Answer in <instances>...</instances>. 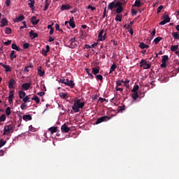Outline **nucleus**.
Here are the masks:
<instances>
[{
    "label": "nucleus",
    "instance_id": "56",
    "mask_svg": "<svg viewBox=\"0 0 179 179\" xmlns=\"http://www.w3.org/2000/svg\"><path fill=\"white\" fill-rule=\"evenodd\" d=\"M11 43H12V41L8 40L4 43V45H10Z\"/></svg>",
    "mask_w": 179,
    "mask_h": 179
},
{
    "label": "nucleus",
    "instance_id": "42",
    "mask_svg": "<svg viewBox=\"0 0 179 179\" xmlns=\"http://www.w3.org/2000/svg\"><path fill=\"white\" fill-rule=\"evenodd\" d=\"M95 78L97 80H100L101 82H103V76H101V74L95 76Z\"/></svg>",
    "mask_w": 179,
    "mask_h": 179
},
{
    "label": "nucleus",
    "instance_id": "57",
    "mask_svg": "<svg viewBox=\"0 0 179 179\" xmlns=\"http://www.w3.org/2000/svg\"><path fill=\"white\" fill-rule=\"evenodd\" d=\"M29 43H25L23 44V48H24V50H27V48H29Z\"/></svg>",
    "mask_w": 179,
    "mask_h": 179
},
{
    "label": "nucleus",
    "instance_id": "30",
    "mask_svg": "<svg viewBox=\"0 0 179 179\" xmlns=\"http://www.w3.org/2000/svg\"><path fill=\"white\" fill-rule=\"evenodd\" d=\"M115 69H117V64H113L111 66H110V70L109 73H113V72H114V71H115Z\"/></svg>",
    "mask_w": 179,
    "mask_h": 179
},
{
    "label": "nucleus",
    "instance_id": "16",
    "mask_svg": "<svg viewBox=\"0 0 179 179\" xmlns=\"http://www.w3.org/2000/svg\"><path fill=\"white\" fill-rule=\"evenodd\" d=\"M0 65L4 68L6 72H11L12 68H10V66L5 65L3 63H0Z\"/></svg>",
    "mask_w": 179,
    "mask_h": 179
},
{
    "label": "nucleus",
    "instance_id": "25",
    "mask_svg": "<svg viewBox=\"0 0 179 179\" xmlns=\"http://www.w3.org/2000/svg\"><path fill=\"white\" fill-rule=\"evenodd\" d=\"M131 97L133 100L135 101H136V99L139 98V94H138V92H134L131 95Z\"/></svg>",
    "mask_w": 179,
    "mask_h": 179
},
{
    "label": "nucleus",
    "instance_id": "27",
    "mask_svg": "<svg viewBox=\"0 0 179 179\" xmlns=\"http://www.w3.org/2000/svg\"><path fill=\"white\" fill-rule=\"evenodd\" d=\"M11 48H13V50H15L16 51H22V49H20V48H19L15 43L12 44Z\"/></svg>",
    "mask_w": 179,
    "mask_h": 179
},
{
    "label": "nucleus",
    "instance_id": "40",
    "mask_svg": "<svg viewBox=\"0 0 179 179\" xmlns=\"http://www.w3.org/2000/svg\"><path fill=\"white\" fill-rule=\"evenodd\" d=\"M5 33L6 34H12V29L6 27Z\"/></svg>",
    "mask_w": 179,
    "mask_h": 179
},
{
    "label": "nucleus",
    "instance_id": "36",
    "mask_svg": "<svg viewBox=\"0 0 179 179\" xmlns=\"http://www.w3.org/2000/svg\"><path fill=\"white\" fill-rule=\"evenodd\" d=\"M162 17H163V19H164V20H166V22H170L171 18H170V17H169V15L164 14V15L162 16Z\"/></svg>",
    "mask_w": 179,
    "mask_h": 179
},
{
    "label": "nucleus",
    "instance_id": "54",
    "mask_svg": "<svg viewBox=\"0 0 179 179\" xmlns=\"http://www.w3.org/2000/svg\"><path fill=\"white\" fill-rule=\"evenodd\" d=\"M55 29H56V30H58V31H62V33L63 31L62 29H59V24H55Z\"/></svg>",
    "mask_w": 179,
    "mask_h": 179
},
{
    "label": "nucleus",
    "instance_id": "38",
    "mask_svg": "<svg viewBox=\"0 0 179 179\" xmlns=\"http://www.w3.org/2000/svg\"><path fill=\"white\" fill-rule=\"evenodd\" d=\"M177 50H178V45L171 46V51L174 52L177 51Z\"/></svg>",
    "mask_w": 179,
    "mask_h": 179
},
{
    "label": "nucleus",
    "instance_id": "60",
    "mask_svg": "<svg viewBox=\"0 0 179 179\" xmlns=\"http://www.w3.org/2000/svg\"><path fill=\"white\" fill-rule=\"evenodd\" d=\"M87 9H91V10H96V7H93L92 5H89L87 6Z\"/></svg>",
    "mask_w": 179,
    "mask_h": 179
},
{
    "label": "nucleus",
    "instance_id": "13",
    "mask_svg": "<svg viewBox=\"0 0 179 179\" xmlns=\"http://www.w3.org/2000/svg\"><path fill=\"white\" fill-rule=\"evenodd\" d=\"M50 52V45H46V50L45 49H43L41 50V54L42 55H43V57H47V53Z\"/></svg>",
    "mask_w": 179,
    "mask_h": 179
},
{
    "label": "nucleus",
    "instance_id": "31",
    "mask_svg": "<svg viewBox=\"0 0 179 179\" xmlns=\"http://www.w3.org/2000/svg\"><path fill=\"white\" fill-rule=\"evenodd\" d=\"M15 50H12L10 55V58L11 59V61H13V58H16V57H17L16 55H15Z\"/></svg>",
    "mask_w": 179,
    "mask_h": 179
},
{
    "label": "nucleus",
    "instance_id": "4",
    "mask_svg": "<svg viewBox=\"0 0 179 179\" xmlns=\"http://www.w3.org/2000/svg\"><path fill=\"white\" fill-rule=\"evenodd\" d=\"M140 66L141 68H143V69H150L152 64L148 63L145 59H141Z\"/></svg>",
    "mask_w": 179,
    "mask_h": 179
},
{
    "label": "nucleus",
    "instance_id": "21",
    "mask_svg": "<svg viewBox=\"0 0 179 179\" xmlns=\"http://www.w3.org/2000/svg\"><path fill=\"white\" fill-rule=\"evenodd\" d=\"M22 120H24V121H31L32 117L30 115H24L22 116Z\"/></svg>",
    "mask_w": 179,
    "mask_h": 179
},
{
    "label": "nucleus",
    "instance_id": "32",
    "mask_svg": "<svg viewBox=\"0 0 179 179\" xmlns=\"http://www.w3.org/2000/svg\"><path fill=\"white\" fill-rule=\"evenodd\" d=\"M57 129H58V127H52L49 129V131H50L51 134H55V132H57Z\"/></svg>",
    "mask_w": 179,
    "mask_h": 179
},
{
    "label": "nucleus",
    "instance_id": "6",
    "mask_svg": "<svg viewBox=\"0 0 179 179\" xmlns=\"http://www.w3.org/2000/svg\"><path fill=\"white\" fill-rule=\"evenodd\" d=\"M103 34H104V35L103 36ZM98 38H99V41H104V40H106L107 38V33L104 34V29H102L99 32V34L98 35Z\"/></svg>",
    "mask_w": 179,
    "mask_h": 179
},
{
    "label": "nucleus",
    "instance_id": "17",
    "mask_svg": "<svg viewBox=\"0 0 179 179\" xmlns=\"http://www.w3.org/2000/svg\"><path fill=\"white\" fill-rule=\"evenodd\" d=\"M29 36L31 38V40L36 38V37H38V34L35 33L34 31L31 30L29 32Z\"/></svg>",
    "mask_w": 179,
    "mask_h": 179
},
{
    "label": "nucleus",
    "instance_id": "23",
    "mask_svg": "<svg viewBox=\"0 0 179 179\" xmlns=\"http://www.w3.org/2000/svg\"><path fill=\"white\" fill-rule=\"evenodd\" d=\"M92 73H93V75L96 76L97 73H100V69L99 68H96V67L93 68Z\"/></svg>",
    "mask_w": 179,
    "mask_h": 179
},
{
    "label": "nucleus",
    "instance_id": "29",
    "mask_svg": "<svg viewBox=\"0 0 179 179\" xmlns=\"http://www.w3.org/2000/svg\"><path fill=\"white\" fill-rule=\"evenodd\" d=\"M138 90H139V85H134L133 89L131 90L132 93H138Z\"/></svg>",
    "mask_w": 179,
    "mask_h": 179
},
{
    "label": "nucleus",
    "instance_id": "8",
    "mask_svg": "<svg viewBox=\"0 0 179 179\" xmlns=\"http://www.w3.org/2000/svg\"><path fill=\"white\" fill-rule=\"evenodd\" d=\"M61 131L63 132V134H66L71 131V129L70 127H68L66 124L64 123L61 127Z\"/></svg>",
    "mask_w": 179,
    "mask_h": 179
},
{
    "label": "nucleus",
    "instance_id": "50",
    "mask_svg": "<svg viewBox=\"0 0 179 179\" xmlns=\"http://www.w3.org/2000/svg\"><path fill=\"white\" fill-rule=\"evenodd\" d=\"M20 108H22V110H26V108H27V105L25 103H24L21 104Z\"/></svg>",
    "mask_w": 179,
    "mask_h": 179
},
{
    "label": "nucleus",
    "instance_id": "47",
    "mask_svg": "<svg viewBox=\"0 0 179 179\" xmlns=\"http://www.w3.org/2000/svg\"><path fill=\"white\" fill-rule=\"evenodd\" d=\"M59 96H60L61 99H66L67 95L64 92H60Z\"/></svg>",
    "mask_w": 179,
    "mask_h": 179
},
{
    "label": "nucleus",
    "instance_id": "28",
    "mask_svg": "<svg viewBox=\"0 0 179 179\" xmlns=\"http://www.w3.org/2000/svg\"><path fill=\"white\" fill-rule=\"evenodd\" d=\"M139 47L141 48V50H145V48H149V45L145 44L144 43H140Z\"/></svg>",
    "mask_w": 179,
    "mask_h": 179
},
{
    "label": "nucleus",
    "instance_id": "33",
    "mask_svg": "<svg viewBox=\"0 0 179 179\" xmlns=\"http://www.w3.org/2000/svg\"><path fill=\"white\" fill-rule=\"evenodd\" d=\"M172 36L175 40H179V34L178 32H173Z\"/></svg>",
    "mask_w": 179,
    "mask_h": 179
},
{
    "label": "nucleus",
    "instance_id": "49",
    "mask_svg": "<svg viewBox=\"0 0 179 179\" xmlns=\"http://www.w3.org/2000/svg\"><path fill=\"white\" fill-rule=\"evenodd\" d=\"M10 107H8L6 109V115H10Z\"/></svg>",
    "mask_w": 179,
    "mask_h": 179
},
{
    "label": "nucleus",
    "instance_id": "34",
    "mask_svg": "<svg viewBox=\"0 0 179 179\" xmlns=\"http://www.w3.org/2000/svg\"><path fill=\"white\" fill-rule=\"evenodd\" d=\"M160 41H162V37H160V36H158L154 39L155 44H159V43H160Z\"/></svg>",
    "mask_w": 179,
    "mask_h": 179
},
{
    "label": "nucleus",
    "instance_id": "24",
    "mask_svg": "<svg viewBox=\"0 0 179 179\" xmlns=\"http://www.w3.org/2000/svg\"><path fill=\"white\" fill-rule=\"evenodd\" d=\"M18 95H19L20 99H23L26 96V92H24L23 91H20L18 92Z\"/></svg>",
    "mask_w": 179,
    "mask_h": 179
},
{
    "label": "nucleus",
    "instance_id": "15",
    "mask_svg": "<svg viewBox=\"0 0 179 179\" xmlns=\"http://www.w3.org/2000/svg\"><path fill=\"white\" fill-rule=\"evenodd\" d=\"M73 17H71L69 21V26L72 28V29H75L76 27V25L75 24V21Z\"/></svg>",
    "mask_w": 179,
    "mask_h": 179
},
{
    "label": "nucleus",
    "instance_id": "55",
    "mask_svg": "<svg viewBox=\"0 0 179 179\" xmlns=\"http://www.w3.org/2000/svg\"><path fill=\"white\" fill-rule=\"evenodd\" d=\"M118 86H122V83H121V80H120L116 81V87H118Z\"/></svg>",
    "mask_w": 179,
    "mask_h": 179
},
{
    "label": "nucleus",
    "instance_id": "3",
    "mask_svg": "<svg viewBox=\"0 0 179 179\" xmlns=\"http://www.w3.org/2000/svg\"><path fill=\"white\" fill-rule=\"evenodd\" d=\"M13 128L15 126L13 124H8L4 127L3 135H9L10 131L13 132Z\"/></svg>",
    "mask_w": 179,
    "mask_h": 179
},
{
    "label": "nucleus",
    "instance_id": "10",
    "mask_svg": "<svg viewBox=\"0 0 179 179\" xmlns=\"http://www.w3.org/2000/svg\"><path fill=\"white\" fill-rule=\"evenodd\" d=\"M69 9H72V6L70 4L62 5L60 8V10H69Z\"/></svg>",
    "mask_w": 179,
    "mask_h": 179
},
{
    "label": "nucleus",
    "instance_id": "63",
    "mask_svg": "<svg viewBox=\"0 0 179 179\" xmlns=\"http://www.w3.org/2000/svg\"><path fill=\"white\" fill-rule=\"evenodd\" d=\"M160 66H161V68H166L167 66V64H166V62H162Z\"/></svg>",
    "mask_w": 179,
    "mask_h": 179
},
{
    "label": "nucleus",
    "instance_id": "48",
    "mask_svg": "<svg viewBox=\"0 0 179 179\" xmlns=\"http://www.w3.org/2000/svg\"><path fill=\"white\" fill-rule=\"evenodd\" d=\"M48 6H50V3L48 2V0H45L44 10H47V9H48Z\"/></svg>",
    "mask_w": 179,
    "mask_h": 179
},
{
    "label": "nucleus",
    "instance_id": "39",
    "mask_svg": "<svg viewBox=\"0 0 179 179\" xmlns=\"http://www.w3.org/2000/svg\"><path fill=\"white\" fill-rule=\"evenodd\" d=\"M22 101L25 103H29V102H30V97H29V96H25L24 98L22 99Z\"/></svg>",
    "mask_w": 179,
    "mask_h": 179
},
{
    "label": "nucleus",
    "instance_id": "35",
    "mask_svg": "<svg viewBox=\"0 0 179 179\" xmlns=\"http://www.w3.org/2000/svg\"><path fill=\"white\" fill-rule=\"evenodd\" d=\"M29 2L30 3H28L29 8H31V9H34V3H35L34 0L30 1Z\"/></svg>",
    "mask_w": 179,
    "mask_h": 179
},
{
    "label": "nucleus",
    "instance_id": "51",
    "mask_svg": "<svg viewBox=\"0 0 179 179\" xmlns=\"http://www.w3.org/2000/svg\"><path fill=\"white\" fill-rule=\"evenodd\" d=\"M106 13H107V7H105L104 10H103V13L102 15L103 19H104L106 16Z\"/></svg>",
    "mask_w": 179,
    "mask_h": 179
},
{
    "label": "nucleus",
    "instance_id": "2",
    "mask_svg": "<svg viewBox=\"0 0 179 179\" xmlns=\"http://www.w3.org/2000/svg\"><path fill=\"white\" fill-rule=\"evenodd\" d=\"M85 107V102H80V99H77L75 101L72 108L75 111V113H79L80 110L79 108H83Z\"/></svg>",
    "mask_w": 179,
    "mask_h": 179
},
{
    "label": "nucleus",
    "instance_id": "37",
    "mask_svg": "<svg viewBox=\"0 0 179 179\" xmlns=\"http://www.w3.org/2000/svg\"><path fill=\"white\" fill-rule=\"evenodd\" d=\"M32 100H34L36 104H38L40 103V98H38L37 95H34V96L32 98Z\"/></svg>",
    "mask_w": 179,
    "mask_h": 179
},
{
    "label": "nucleus",
    "instance_id": "59",
    "mask_svg": "<svg viewBox=\"0 0 179 179\" xmlns=\"http://www.w3.org/2000/svg\"><path fill=\"white\" fill-rule=\"evenodd\" d=\"M115 89L117 92H124V88L122 87H115Z\"/></svg>",
    "mask_w": 179,
    "mask_h": 179
},
{
    "label": "nucleus",
    "instance_id": "1",
    "mask_svg": "<svg viewBox=\"0 0 179 179\" xmlns=\"http://www.w3.org/2000/svg\"><path fill=\"white\" fill-rule=\"evenodd\" d=\"M122 2H120L118 0H115L109 3L108 8V9H110V10H113V8H117L116 13H122V11L124 10V7H122Z\"/></svg>",
    "mask_w": 179,
    "mask_h": 179
},
{
    "label": "nucleus",
    "instance_id": "26",
    "mask_svg": "<svg viewBox=\"0 0 179 179\" xmlns=\"http://www.w3.org/2000/svg\"><path fill=\"white\" fill-rule=\"evenodd\" d=\"M122 19V14H117L115 18V22H121Z\"/></svg>",
    "mask_w": 179,
    "mask_h": 179
},
{
    "label": "nucleus",
    "instance_id": "62",
    "mask_svg": "<svg viewBox=\"0 0 179 179\" xmlns=\"http://www.w3.org/2000/svg\"><path fill=\"white\" fill-rule=\"evenodd\" d=\"M38 96H40L41 97H43L45 93L44 92H40L37 93Z\"/></svg>",
    "mask_w": 179,
    "mask_h": 179
},
{
    "label": "nucleus",
    "instance_id": "5",
    "mask_svg": "<svg viewBox=\"0 0 179 179\" xmlns=\"http://www.w3.org/2000/svg\"><path fill=\"white\" fill-rule=\"evenodd\" d=\"M109 120L110 117L108 116H102L96 120L95 124L98 125V124H101V122H105V121H109Z\"/></svg>",
    "mask_w": 179,
    "mask_h": 179
},
{
    "label": "nucleus",
    "instance_id": "46",
    "mask_svg": "<svg viewBox=\"0 0 179 179\" xmlns=\"http://www.w3.org/2000/svg\"><path fill=\"white\" fill-rule=\"evenodd\" d=\"M5 145H6V141H3V139L0 140V148L5 146Z\"/></svg>",
    "mask_w": 179,
    "mask_h": 179
},
{
    "label": "nucleus",
    "instance_id": "18",
    "mask_svg": "<svg viewBox=\"0 0 179 179\" xmlns=\"http://www.w3.org/2000/svg\"><path fill=\"white\" fill-rule=\"evenodd\" d=\"M136 8H141V6H142V3L141 2V0H136L134 2V4L132 5V8L134 7Z\"/></svg>",
    "mask_w": 179,
    "mask_h": 179
},
{
    "label": "nucleus",
    "instance_id": "58",
    "mask_svg": "<svg viewBox=\"0 0 179 179\" xmlns=\"http://www.w3.org/2000/svg\"><path fill=\"white\" fill-rule=\"evenodd\" d=\"M136 13H138V11L136 10H135L134 8L131 9V15L134 16L135 15H136Z\"/></svg>",
    "mask_w": 179,
    "mask_h": 179
},
{
    "label": "nucleus",
    "instance_id": "19",
    "mask_svg": "<svg viewBox=\"0 0 179 179\" xmlns=\"http://www.w3.org/2000/svg\"><path fill=\"white\" fill-rule=\"evenodd\" d=\"M1 23L0 27H5V26H8V20L6 18H2Z\"/></svg>",
    "mask_w": 179,
    "mask_h": 179
},
{
    "label": "nucleus",
    "instance_id": "64",
    "mask_svg": "<svg viewBox=\"0 0 179 179\" xmlns=\"http://www.w3.org/2000/svg\"><path fill=\"white\" fill-rule=\"evenodd\" d=\"M124 86H125L126 87H128V85H127V83H129V80L126 79V80H124Z\"/></svg>",
    "mask_w": 179,
    "mask_h": 179
},
{
    "label": "nucleus",
    "instance_id": "20",
    "mask_svg": "<svg viewBox=\"0 0 179 179\" xmlns=\"http://www.w3.org/2000/svg\"><path fill=\"white\" fill-rule=\"evenodd\" d=\"M43 67L39 66L37 69L38 71V75H39V76H43V75H45V72L44 71L42 70Z\"/></svg>",
    "mask_w": 179,
    "mask_h": 179
},
{
    "label": "nucleus",
    "instance_id": "7",
    "mask_svg": "<svg viewBox=\"0 0 179 179\" xmlns=\"http://www.w3.org/2000/svg\"><path fill=\"white\" fill-rule=\"evenodd\" d=\"M70 48H75L78 44L76 43V37H73L69 41Z\"/></svg>",
    "mask_w": 179,
    "mask_h": 179
},
{
    "label": "nucleus",
    "instance_id": "12",
    "mask_svg": "<svg viewBox=\"0 0 179 179\" xmlns=\"http://www.w3.org/2000/svg\"><path fill=\"white\" fill-rule=\"evenodd\" d=\"M22 20H24V15H20V16L15 17L13 22L19 23V22H22Z\"/></svg>",
    "mask_w": 179,
    "mask_h": 179
},
{
    "label": "nucleus",
    "instance_id": "61",
    "mask_svg": "<svg viewBox=\"0 0 179 179\" xmlns=\"http://www.w3.org/2000/svg\"><path fill=\"white\" fill-rule=\"evenodd\" d=\"M59 83H63L64 85H66V80H65V79H60V80H59Z\"/></svg>",
    "mask_w": 179,
    "mask_h": 179
},
{
    "label": "nucleus",
    "instance_id": "45",
    "mask_svg": "<svg viewBox=\"0 0 179 179\" xmlns=\"http://www.w3.org/2000/svg\"><path fill=\"white\" fill-rule=\"evenodd\" d=\"M125 110V105L117 107V111H124Z\"/></svg>",
    "mask_w": 179,
    "mask_h": 179
},
{
    "label": "nucleus",
    "instance_id": "41",
    "mask_svg": "<svg viewBox=\"0 0 179 179\" xmlns=\"http://www.w3.org/2000/svg\"><path fill=\"white\" fill-rule=\"evenodd\" d=\"M169 61V56L168 55H164L162 56V62H167Z\"/></svg>",
    "mask_w": 179,
    "mask_h": 179
},
{
    "label": "nucleus",
    "instance_id": "53",
    "mask_svg": "<svg viewBox=\"0 0 179 179\" xmlns=\"http://www.w3.org/2000/svg\"><path fill=\"white\" fill-rule=\"evenodd\" d=\"M166 23H169L168 21H166V20H162L161 22H159L160 26H164V24H166Z\"/></svg>",
    "mask_w": 179,
    "mask_h": 179
},
{
    "label": "nucleus",
    "instance_id": "52",
    "mask_svg": "<svg viewBox=\"0 0 179 179\" xmlns=\"http://www.w3.org/2000/svg\"><path fill=\"white\" fill-rule=\"evenodd\" d=\"M163 9V6H159L157 9V13H160Z\"/></svg>",
    "mask_w": 179,
    "mask_h": 179
},
{
    "label": "nucleus",
    "instance_id": "11",
    "mask_svg": "<svg viewBox=\"0 0 179 179\" xmlns=\"http://www.w3.org/2000/svg\"><path fill=\"white\" fill-rule=\"evenodd\" d=\"M13 85H16V81H15V79L11 78L8 82L9 89H15V87H13Z\"/></svg>",
    "mask_w": 179,
    "mask_h": 179
},
{
    "label": "nucleus",
    "instance_id": "9",
    "mask_svg": "<svg viewBox=\"0 0 179 179\" xmlns=\"http://www.w3.org/2000/svg\"><path fill=\"white\" fill-rule=\"evenodd\" d=\"M66 86H69L71 89H73L75 87V83H73V80L69 79L66 80Z\"/></svg>",
    "mask_w": 179,
    "mask_h": 179
},
{
    "label": "nucleus",
    "instance_id": "43",
    "mask_svg": "<svg viewBox=\"0 0 179 179\" xmlns=\"http://www.w3.org/2000/svg\"><path fill=\"white\" fill-rule=\"evenodd\" d=\"M4 121H6V115L4 114L1 115L0 117V122H4Z\"/></svg>",
    "mask_w": 179,
    "mask_h": 179
},
{
    "label": "nucleus",
    "instance_id": "22",
    "mask_svg": "<svg viewBox=\"0 0 179 179\" xmlns=\"http://www.w3.org/2000/svg\"><path fill=\"white\" fill-rule=\"evenodd\" d=\"M30 85H31L30 83H26L22 84V89H24V90H29V89H30Z\"/></svg>",
    "mask_w": 179,
    "mask_h": 179
},
{
    "label": "nucleus",
    "instance_id": "44",
    "mask_svg": "<svg viewBox=\"0 0 179 179\" xmlns=\"http://www.w3.org/2000/svg\"><path fill=\"white\" fill-rule=\"evenodd\" d=\"M8 102L10 103V104H11V103H13V94L9 95Z\"/></svg>",
    "mask_w": 179,
    "mask_h": 179
},
{
    "label": "nucleus",
    "instance_id": "14",
    "mask_svg": "<svg viewBox=\"0 0 179 179\" xmlns=\"http://www.w3.org/2000/svg\"><path fill=\"white\" fill-rule=\"evenodd\" d=\"M31 22L34 26H37V24H38L39 20H37V17L33 16L31 18Z\"/></svg>",
    "mask_w": 179,
    "mask_h": 179
}]
</instances>
